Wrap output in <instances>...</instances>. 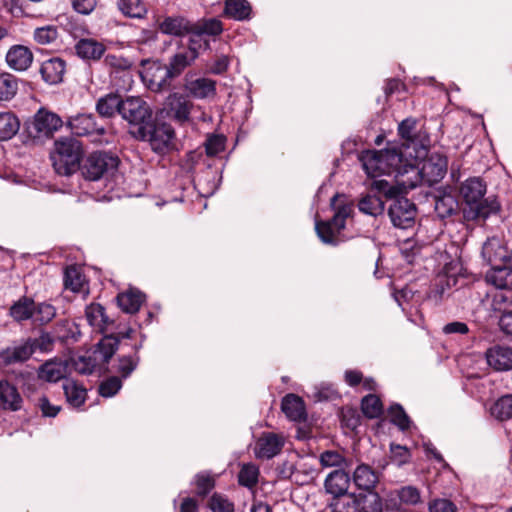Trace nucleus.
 <instances>
[{"instance_id": "nucleus-53", "label": "nucleus", "mask_w": 512, "mask_h": 512, "mask_svg": "<svg viewBox=\"0 0 512 512\" xmlns=\"http://www.w3.org/2000/svg\"><path fill=\"white\" fill-rule=\"evenodd\" d=\"M64 287L72 292H80L83 286V276L75 266H68L64 271Z\"/></svg>"}, {"instance_id": "nucleus-43", "label": "nucleus", "mask_w": 512, "mask_h": 512, "mask_svg": "<svg viewBox=\"0 0 512 512\" xmlns=\"http://www.w3.org/2000/svg\"><path fill=\"white\" fill-rule=\"evenodd\" d=\"M56 308L48 302L34 304L32 321L34 324L43 326L50 323L56 317Z\"/></svg>"}, {"instance_id": "nucleus-38", "label": "nucleus", "mask_w": 512, "mask_h": 512, "mask_svg": "<svg viewBox=\"0 0 512 512\" xmlns=\"http://www.w3.org/2000/svg\"><path fill=\"white\" fill-rule=\"evenodd\" d=\"M328 507L331 512H357V495L354 493H344L332 497Z\"/></svg>"}, {"instance_id": "nucleus-39", "label": "nucleus", "mask_w": 512, "mask_h": 512, "mask_svg": "<svg viewBox=\"0 0 512 512\" xmlns=\"http://www.w3.org/2000/svg\"><path fill=\"white\" fill-rule=\"evenodd\" d=\"M456 285V278L449 275H439L435 281L433 288L429 293V299L436 304L444 299L447 292L452 286Z\"/></svg>"}, {"instance_id": "nucleus-42", "label": "nucleus", "mask_w": 512, "mask_h": 512, "mask_svg": "<svg viewBox=\"0 0 512 512\" xmlns=\"http://www.w3.org/2000/svg\"><path fill=\"white\" fill-rule=\"evenodd\" d=\"M357 506V512H382V500L373 491L357 495Z\"/></svg>"}, {"instance_id": "nucleus-50", "label": "nucleus", "mask_w": 512, "mask_h": 512, "mask_svg": "<svg viewBox=\"0 0 512 512\" xmlns=\"http://www.w3.org/2000/svg\"><path fill=\"white\" fill-rule=\"evenodd\" d=\"M361 409L366 417L373 419L382 414L383 407L378 396L375 394H369L362 399Z\"/></svg>"}, {"instance_id": "nucleus-23", "label": "nucleus", "mask_w": 512, "mask_h": 512, "mask_svg": "<svg viewBox=\"0 0 512 512\" xmlns=\"http://www.w3.org/2000/svg\"><path fill=\"white\" fill-rule=\"evenodd\" d=\"M363 169L371 178H377L381 175H387V166L383 161L381 151L366 150L360 155Z\"/></svg>"}, {"instance_id": "nucleus-24", "label": "nucleus", "mask_w": 512, "mask_h": 512, "mask_svg": "<svg viewBox=\"0 0 512 512\" xmlns=\"http://www.w3.org/2000/svg\"><path fill=\"white\" fill-rule=\"evenodd\" d=\"M184 89L189 96L195 99H205L216 92V81L210 78H185Z\"/></svg>"}, {"instance_id": "nucleus-19", "label": "nucleus", "mask_w": 512, "mask_h": 512, "mask_svg": "<svg viewBox=\"0 0 512 512\" xmlns=\"http://www.w3.org/2000/svg\"><path fill=\"white\" fill-rule=\"evenodd\" d=\"M486 359L489 366L497 371H508L512 369V347L496 345L486 352Z\"/></svg>"}, {"instance_id": "nucleus-12", "label": "nucleus", "mask_w": 512, "mask_h": 512, "mask_svg": "<svg viewBox=\"0 0 512 512\" xmlns=\"http://www.w3.org/2000/svg\"><path fill=\"white\" fill-rule=\"evenodd\" d=\"M509 253L504 240L493 236L488 238L483 246L481 255L483 259L491 266H501L508 263Z\"/></svg>"}, {"instance_id": "nucleus-55", "label": "nucleus", "mask_w": 512, "mask_h": 512, "mask_svg": "<svg viewBox=\"0 0 512 512\" xmlns=\"http://www.w3.org/2000/svg\"><path fill=\"white\" fill-rule=\"evenodd\" d=\"M492 306L495 311L504 312L512 306V288L496 289L492 299Z\"/></svg>"}, {"instance_id": "nucleus-32", "label": "nucleus", "mask_w": 512, "mask_h": 512, "mask_svg": "<svg viewBox=\"0 0 512 512\" xmlns=\"http://www.w3.org/2000/svg\"><path fill=\"white\" fill-rule=\"evenodd\" d=\"M252 7L247 0H226L224 15L237 21H245L251 18Z\"/></svg>"}, {"instance_id": "nucleus-49", "label": "nucleus", "mask_w": 512, "mask_h": 512, "mask_svg": "<svg viewBox=\"0 0 512 512\" xmlns=\"http://www.w3.org/2000/svg\"><path fill=\"white\" fill-rule=\"evenodd\" d=\"M120 11L130 18H142L146 15L147 9L141 0H119Z\"/></svg>"}, {"instance_id": "nucleus-59", "label": "nucleus", "mask_w": 512, "mask_h": 512, "mask_svg": "<svg viewBox=\"0 0 512 512\" xmlns=\"http://www.w3.org/2000/svg\"><path fill=\"white\" fill-rule=\"evenodd\" d=\"M372 189L393 200L398 198L401 192L400 188L384 179H375L372 183Z\"/></svg>"}, {"instance_id": "nucleus-29", "label": "nucleus", "mask_w": 512, "mask_h": 512, "mask_svg": "<svg viewBox=\"0 0 512 512\" xmlns=\"http://www.w3.org/2000/svg\"><path fill=\"white\" fill-rule=\"evenodd\" d=\"M116 301L123 312L134 314L139 311L145 301V294L137 289H129L119 293L116 297Z\"/></svg>"}, {"instance_id": "nucleus-17", "label": "nucleus", "mask_w": 512, "mask_h": 512, "mask_svg": "<svg viewBox=\"0 0 512 512\" xmlns=\"http://www.w3.org/2000/svg\"><path fill=\"white\" fill-rule=\"evenodd\" d=\"M33 53L27 46L13 45L6 53V63L14 71L28 70L33 63Z\"/></svg>"}, {"instance_id": "nucleus-63", "label": "nucleus", "mask_w": 512, "mask_h": 512, "mask_svg": "<svg viewBox=\"0 0 512 512\" xmlns=\"http://www.w3.org/2000/svg\"><path fill=\"white\" fill-rule=\"evenodd\" d=\"M122 387V381L121 378L117 376H111L104 380L99 385V394L103 397H112L118 393V391Z\"/></svg>"}, {"instance_id": "nucleus-61", "label": "nucleus", "mask_w": 512, "mask_h": 512, "mask_svg": "<svg viewBox=\"0 0 512 512\" xmlns=\"http://www.w3.org/2000/svg\"><path fill=\"white\" fill-rule=\"evenodd\" d=\"M320 462L324 467H348L346 459L337 451H324L320 455Z\"/></svg>"}, {"instance_id": "nucleus-21", "label": "nucleus", "mask_w": 512, "mask_h": 512, "mask_svg": "<svg viewBox=\"0 0 512 512\" xmlns=\"http://www.w3.org/2000/svg\"><path fill=\"white\" fill-rule=\"evenodd\" d=\"M128 346L129 343L116 338V336L106 335L100 340L92 352L99 361H102L103 364H107L117 349H119L120 352H124Z\"/></svg>"}, {"instance_id": "nucleus-64", "label": "nucleus", "mask_w": 512, "mask_h": 512, "mask_svg": "<svg viewBox=\"0 0 512 512\" xmlns=\"http://www.w3.org/2000/svg\"><path fill=\"white\" fill-rule=\"evenodd\" d=\"M195 484L197 494L199 496H206L214 488L215 480L209 473L202 472L196 475Z\"/></svg>"}, {"instance_id": "nucleus-28", "label": "nucleus", "mask_w": 512, "mask_h": 512, "mask_svg": "<svg viewBox=\"0 0 512 512\" xmlns=\"http://www.w3.org/2000/svg\"><path fill=\"white\" fill-rule=\"evenodd\" d=\"M281 409L288 419L301 422L306 419L305 404L296 394H287L281 402Z\"/></svg>"}, {"instance_id": "nucleus-45", "label": "nucleus", "mask_w": 512, "mask_h": 512, "mask_svg": "<svg viewBox=\"0 0 512 512\" xmlns=\"http://www.w3.org/2000/svg\"><path fill=\"white\" fill-rule=\"evenodd\" d=\"M63 389L67 401L74 407H80L86 399V389L73 380H66Z\"/></svg>"}, {"instance_id": "nucleus-22", "label": "nucleus", "mask_w": 512, "mask_h": 512, "mask_svg": "<svg viewBox=\"0 0 512 512\" xmlns=\"http://www.w3.org/2000/svg\"><path fill=\"white\" fill-rule=\"evenodd\" d=\"M33 354L34 350L28 337L4 349L1 358L7 364H14L28 360Z\"/></svg>"}, {"instance_id": "nucleus-4", "label": "nucleus", "mask_w": 512, "mask_h": 512, "mask_svg": "<svg viewBox=\"0 0 512 512\" xmlns=\"http://www.w3.org/2000/svg\"><path fill=\"white\" fill-rule=\"evenodd\" d=\"M82 156L83 150L79 141L65 137L55 142L51 160L57 174L69 176L80 169Z\"/></svg>"}, {"instance_id": "nucleus-34", "label": "nucleus", "mask_w": 512, "mask_h": 512, "mask_svg": "<svg viewBox=\"0 0 512 512\" xmlns=\"http://www.w3.org/2000/svg\"><path fill=\"white\" fill-rule=\"evenodd\" d=\"M223 31L222 22L217 18L203 19L198 22H192V36L198 42V38L203 35L218 36Z\"/></svg>"}, {"instance_id": "nucleus-46", "label": "nucleus", "mask_w": 512, "mask_h": 512, "mask_svg": "<svg viewBox=\"0 0 512 512\" xmlns=\"http://www.w3.org/2000/svg\"><path fill=\"white\" fill-rule=\"evenodd\" d=\"M490 413L498 420H508L512 418V394L500 397L490 408Z\"/></svg>"}, {"instance_id": "nucleus-36", "label": "nucleus", "mask_w": 512, "mask_h": 512, "mask_svg": "<svg viewBox=\"0 0 512 512\" xmlns=\"http://www.w3.org/2000/svg\"><path fill=\"white\" fill-rule=\"evenodd\" d=\"M123 100L117 94H107L98 99L96 103V111L105 118H111L116 113L120 114V106Z\"/></svg>"}, {"instance_id": "nucleus-44", "label": "nucleus", "mask_w": 512, "mask_h": 512, "mask_svg": "<svg viewBox=\"0 0 512 512\" xmlns=\"http://www.w3.org/2000/svg\"><path fill=\"white\" fill-rule=\"evenodd\" d=\"M65 368L59 362L47 361L40 366L38 376L47 382H57L64 377Z\"/></svg>"}, {"instance_id": "nucleus-15", "label": "nucleus", "mask_w": 512, "mask_h": 512, "mask_svg": "<svg viewBox=\"0 0 512 512\" xmlns=\"http://www.w3.org/2000/svg\"><path fill=\"white\" fill-rule=\"evenodd\" d=\"M383 161L387 166V175H404L414 170V164L405 159L402 151L396 146L381 150Z\"/></svg>"}, {"instance_id": "nucleus-26", "label": "nucleus", "mask_w": 512, "mask_h": 512, "mask_svg": "<svg viewBox=\"0 0 512 512\" xmlns=\"http://www.w3.org/2000/svg\"><path fill=\"white\" fill-rule=\"evenodd\" d=\"M163 34L182 37L190 34L192 36V22L182 16H168L159 24Z\"/></svg>"}, {"instance_id": "nucleus-48", "label": "nucleus", "mask_w": 512, "mask_h": 512, "mask_svg": "<svg viewBox=\"0 0 512 512\" xmlns=\"http://www.w3.org/2000/svg\"><path fill=\"white\" fill-rule=\"evenodd\" d=\"M59 37L58 28L55 25L37 27L33 32V40L38 45H50Z\"/></svg>"}, {"instance_id": "nucleus-37", "label": "nucleus", "mask_w": 512, "mask_h": 512, "mask_svg": "<svg viewBox=\"0 0 512 512\" xmlns=\"http://www.w3.org/2000/svg\"><path fill=\"white\" fill-rule=\"evenodd\" d=\"M20 129V121L12 112L0 113V141L12 139Z\"/></svg>"}, {"instance_id": "nucleus-52", "label": "nucleus", "mask_w": 512, "mask_h": 512, "mask_svg": "<svg viewBox=\"0 0 512 512\" xmlns=\"http://www.w3.org/2000/svg\"><path fill=\"white\" fill-rule=\"evenodd\" d=\"M259 468L255 464H244L238 474V482L241 486L252 488L258 482Z\"/></svg>"}, {"instance_id": "nucleus-11", "label": "nucleus", "mask_w": 512, "mask_h": 512, "mask_svg": "<svg viewBox=\"0 0 512 512\" xmlns=\"http://www.w3.org/2000/svg\"><path fill=\"white\" fill-rule=\"evenodd\" d=\"M388 215L393 226L400 229H408L415 223L416 206L405 197H398L388 209Z\"/></svg>"}, {"instance_id": "nucleus-57", "label": "nucleus", "mask_w": 512, "mask_h": 512, "mask_svg": "<svg viewBox=\"0 0 512 512\" xmlns=\"http://www.w3.org/2000/svg\"><path fill=\"white\" fill-rule=\"evenodd\" d=\"M395 492L400 503L405 505H416L421 500L420 491L415 486H403Z\"/></svg>"}, {"instance_id": "nucleus-3", "label": "nucleus", "mask_w": 512, "mask_h": 512, "mask_svg": "<svg viewBox=\"0 0 512 512\" xmlns=\"http://www.w3.org/2000/svg\"><path fill=\"white\" fill-rule=\"evenodd\" d=\"M334 216L329 221H316L315 229L318 237L325 244L337 245L336 233L345 228V221L352 212V206L347 202L344 194H336L330 202Z\"/></svg>"}, {"instance_id": "nucleus-18", "label": "nucleus", "mask_w": 512, "mask_h": 512, "mask_svg": "<svg viewBox=\"0 0 512 512\" xmlns=\"http://www.w3.org/2000/svg\"><path fill=\"white\" fill-rule=\"evenodd\" d=\"M66 62L60 57H52L41 63L39 72L44 82L56 85L63 81Z\"/></svg>"}, {"instance_id": "nucleus-5", "label": "nucleus", "mask_w": 512, "mask_h": 512, "mask_svg": "<svg viewBox=\"0 0 512 512\" xmlns=\"http://www.w3.org/2000/svg\"><path fill=\"white\" fill-rule=\"evenodd\" d=\"M120 115L129 125L134 138H143L145 127L154 119L150 106L140 97H127L120 106Z\"/></svg>"}, {"instance_id": "nucleus-35", "label": "nucleus", "mask_w": 512, "mask_h": 512, "mask_svg": "<svg viewBox=\"0 0 512 512\" xmlns=\"http://www.w3.org/2000/svg\"><path fill=\"white\" fill-rule=\"evenodd\" d=\"M35 301L31 297H20L9 309L10 316L18 323L32 320Z\"/></svg>"}, {"instance_id": "nucleus-56", "label": "nucleus", "mask_w": 512, "mask_h": 512, "mask_svg": "<svg viewBox=\"0 0 512 512\" xmlns=\"http://www.w3.org/2000/svg\"><path fill=\"white\" fill-rule=\"evenodd\" d=\"M389 415L391 422L400 430L405 431L410 428V418L400 404L392 405L389 409Z\"/></svg>"}, {"instance_id": "nucleus-2", "label": "nucleus", "mask_w": 512, "mask_h": 512, "mask_svg": "<svg viewBox=\"0 0 512 512\" xmlns=\"http://www.w3.org/2000/svg\"><path fill=\"white\" fill-rule=\"evenodd\" d=\"M486 184L479 177H471L460 186V194L465 201L464 218L468 221H486L500 212L501 205L495 197L483 198Z\"/></svg>"}, {"instance_id": "nucleus-13", "label": "nucleus", "mask_w": 512, "mask_h": 512, "mask_svg": "<svg viewBox=\"0 0 512 512\" xmlns=\"http://www.w3.org/2000/svg\"><path fill=\"white\" fill-rule=\"evenodd\" d=\"M284 443L283 436L273 432H263L255 443L254 454L258 459H272L282 451Z\"/></svg>"}, {"instance_id": "nucleus-25", "label": "nucleus", "mask_w": 512, "mask_h": 512, "mask_svg": "<svg viewBox=\"0 0 512 512\" xmlns=\"http://www.w3.org/2000/svg\"><path fill=\"white\" fill-rule=\"evenodd\" d=\"M350 475L344 469H336L329 473L325 479L324 487L332 497L349 493Z\"/></svg>"}, {"instance_id": "nucleus-10", "label": "nucleus", "mask_w": 512, "mask_h": 512, "mask_svg": "<svg viewBox=\"0 0 512 512\" xmlns=\"http://www.w3.org/2000/svg\"><path fill=\"white\" fill-rule=\"evenodd\" d=\"M70 131L77 136L99 137L105 134V125L92 113H79L67 120Z\"/></svg>"}, {"instance_id": "nucleus-9", "label": "nucleus", "mask_w": 512, "mask_h": 512, "mask_svg": "<svg viewBox=\"0 0 512 512\" xmlns=\"http://www.w3.org/2000/svg\"><path fill=\"white\" fill-rule=\"evenodd\" d=\"M447 157L440 153H432L422 164L421 168L414 166L411 170L415 175H419L421 181L428 185H433L441 181L447 173Z\"/></svg>"}, {"instance_id": "nucleus-60", "label": "nucleus", "mask_w": 512, "mask_h": 512, "mask_svg": "<svg viewBox=\"0 0 512 512\" xmlns=\"http://www.w3.org/2000/svg\"><path fill=\"white\" fill-rule=\"evenodd\" d=\"M226 146V137L220 134L208 136L205 142V151L208 156H215L223 152Z\"/></svg>"}, {"instance_id": "nucleus-54", "label": "nucleus", "mask_w": 512, "mask_h": 512, "mask_svg": "<svg viewBox=\"0 0 512 512\" xmlns=\"http://www.w3.org/2000/svg\"><path fill=\"white\" fill-rule=\"evenodd\" d=\"M99 360L93 352H87L74 361V368L80 374H91L98 366Z\"/></svg>"}, {"instance_id": "nucleus-40", "label": "nucleus", "mask_w": 512, "mask_h": 512, "mask_svg": "<svg viewBox=\"0 0 512 512\" xmlns=\"http://www.w3.org/2000/svg\"><path fill=\"white\" fill-rule=\"evenodd\" d=\"M458 210V201L450 193H443L436 197L435 212L437 215L444 219L452 216Z\"/></svg>"}, {"instance_id": "nucleus-7", "label": "nucleus", "mask_w": 512, "mask_h": 512, "mask_svg": "<svg viewBox=\"0 0 512 512\" xmlns=\"http://www.w3.org/2000/svg\"><path fill=\"white\" fill-rule=\"evenodd\" d=\"M143 138H136L140 141H147L151 149L157 154H166L172 147V140L175 136L174 129L170 124L158 123L154 119L145 127Z\"/></svg>"}, {"instance_id": "nucleus-51", "label": "nucleus", "mask_w": 512, "mask_h": 512, "mask_svg": "<svg viewBox=\"0 0 512 512\" xmlns=\"http://www.w3.org/2000/svg\"><path fill=\"white\" fill-rule=\"evenodd\" d=\"M417 121L414 118H406L398 125V134L404 141L402 146L409 148L411 144L415 143V130Z\"/></svg>"}, {"instance_id": "nucleus-6", "label": "nucleus", "mask_w": 512, "mask_h": 512, "mask_svg": "<svg viewBox=\"0 0 512 512\" xmlns=\"http://www.w3.org/2000/svg\"><path fill=\"white\" fill-rule=\"evenodd\" d=\"M119 164V159L106 152H93L80 166L81 173L85 179L97 181L114 171Z\"/></svg>"}, {"instance_id": "nucleus-62", "label": "nucleus", "mask_w": 512, "mask_h": 512, "mask_svg": "<svg viewBox=\"0 0 512 512\" xmlns=\"http://www.w3.org/2000/svg\"><path fill=\"white\" fill-rule=\"evenodd\" d=\"M209 508L213 512H234V504L227 497L214 493L209 501Z\"/></svg>"}, {"instance_id": "nucleus-27", "label": "nucleus", "mask_w": 512, "mask_h": 512, "mask_svg": "<svg viewBox=\"0 0 512 512\" xmlns=\"http://www.w3.org/2000/svg\"><path fill=\"white\" fill-rule=\"evenodd\" d=\"M485 279L496 289L512 288V267L508 263L493 266L486 272Z\"/></svg>"}, {"instance_id": "nucleus-8", "label": "nucleus", "mask_w": 512, "mask_h": 512, "mask_svg": "<svg viewBox=\"0 0 512 512\" xmlns=\"http://www.w3.org/2000/svg\"><path fill=\"white\" fill-rule=\"evenodd\" d=\"M63 126V120L56 113L41 108L33 117V121L27 125L30 137H50Z\"/></svg>"}, {"instance_id": "nucleus-33", "label": "nucleus", "mask_w": 512, "mask_h": 512, "mask_svg": "<svg viewBox=\"0 0 512 512\" xmlns=\"http://www.w3.org/2000/svg\"><path fill=\"white\" fill-rule=\"evenodd\" d=\"M85 316L90 326L98 332L104 333L110 321L105 314V308L99 303H92L86 307Z\"/></svg>"}, {"instance_id": "nucleus-14", "label": "nucleus", "mask_w": 512, "mask_h": 512, "mask_svg": "<svg viewBox=\"0 0 512 512\" xmlns=\"http://www.w3.org/2000/svg\"><path fill=\"white\" fill-rule=\"evenodd\" d=\"M143 340L144 336L139 342L129 343L124 352H120L116 372L120 374L121 378H128L137 368L140 362L139 351L143 346Z\"/></svg>"}, {"instance_id": "nucleus-20", "label": "nucleus", "mask_w": 512, "mask_h": 512, "mask_svg": "<svg viewBox=\"0 0 512 512\" xmlns=\"http://www.w3.org/2000/svg\"><path fill=\"white\" fill-rule=\"evenodd\" d=\"M106 51V46L94 38H81L75 44L76 55L84 61H98Z\"/></svg>"}, {"instance_id": "nucleus-41", "label": "nucleus", "mask_w": 512, "mask_h": 512, "mask_svg": "<svg viewBox=\"0 0 512 512\" xmlns=\"http://www.w3.org/2000/svg\"><path fill=\"white\" fill-rule=\"evenodd\" d=\"M358 208L364 214L377 217L383 214L385 203L379 196L367 194L360 199Z\"/></svg>"}, {"instance_id": "nucleus-1", "label": "nucleus", "mask_w": 512, "mask_h": 512, "mask_svg": "<svg viewBox=\"0 0 512 512\" xmlns=\"http://www.w3.org/2000/svg\"><path fill=\"white\" fill-rule=\"evenodd\" d=\"M196 44L194 37H190L188 45L179 46L165 66H155V73L150 78V71H147L144 79L148 81L149 88L155 92L169 90L171 81L179 77L199 57Z\"/></svg>"}, {"instance_id": "nucleus-16", "label": "nucleus", "mask_w": 512, "mask_h": 512, "mask_svg": "<svg viewBox=\"0 0 512 512\" xmlns=\"http://www.w3.org/2000/svg\"><path fill=\"white\" fill-rule=\"evenodd\" d=\"M193 103L179 93L170 94L165 102L167 115L179 123L189 121Z\"/></svg>"}, {"instance_id": "nucleus-31", "label": "nucleus", "mask_w": 512, "mask_h": 512, "mask_svg": "<svg viewBox=\"0 0 512 512\" xmlns=\"http://www.w3.org/2000/svg\"><path fill=\"white\" fill-rule=\"evenodd\" d=\"M22 398L17 388L6 380L0 381V404L12 411L21 408Z\"/></svg>"}, {"instance_id": "nucleus-30", "label": "nucleus", "mask_w": 512, "mask_h": 512, "mask_svg": "<svg viewBox=\"0 0 512 512\" xmlns=\"http://www.w3.org/2000/svg\"><path fill=\"white\" fill-rule=\"evenodd\" d=\"M353 481L359 489L372 491L379 481V476L369 465L360 464L353 472Z\"/></svg>"}, {"instance_id": "nucleus-58", "label": "nucleus", "mask_w": 512, "mask_h": 512, "mask_svg": "<svg viewBox=\"0 0 512 512\" xmlns=\"http://www.w3.org/2000/svg\"><path fill=\"white\" fill-rule=\"evenodd\" d=\"M29 340L31 341L34 353L36 351H40L42 353L52 351L55 342L53 336L49 332L45 331H41L39 337L37 338L29 337Z\"/></svg>"}, {"instance_id": "nucleus-47", "label": "nucleus", "mask_w": 512, "mask_h": 512, "mask_svg": "<svg viewBox=\"0 0 512 512\" xmlns=\"http://www.w3.org/2000/svg\"><path fill=\"white\" fill-rule=\"evenodd\" d=\"M18 91V79L10 73L0 74V101H10Z\"/></svg>"}]
</instances>
